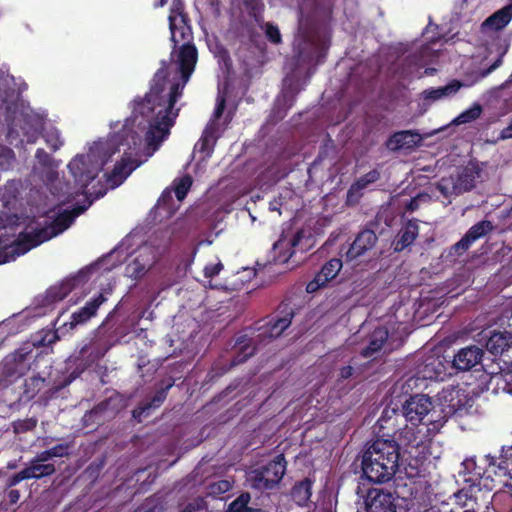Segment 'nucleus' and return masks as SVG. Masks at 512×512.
<instances>
[{"instance_id": "nucleus-47", "label": "nucleus", "mask_w": 512, "mask_h": 512, "mask_svg": "<svg viewBox=\"0 0 512 512\" xmlns=\"http://www.w3.org/2000/svg\"><path fill=\"white\" fill-rule=\"evenodd\" d=\"M205 508V501L202 498H197L193 502L189 503L185 508V512L200 511Z\"/></svg>"}, {"instance_id": "nucleus-51", "label": "nucleus", "mask_w": 512, "mask_h": 512, "mask_svg": "<svg viewBox=\"0 0 512 512\" xmlns=\"http://www.w3.org/2000/svg\"><path fill=\"white\" fill-rule=\"evenodd\" d=\"M18 474L20 475V478H22V480L35 478V474H33V472H32L31 465L29 467L21 470L20 472H18Z\"/></svg>"}, {"instance_id": "nucleus-1", "label": "nucleus", "mask_w": 512, "mask_h": 512, "mask_svg": "<svg viewBox=\"0 0 512 512\" xmlns=\"http://www.w3.org/2000/svg\"><path fill=\"white\" fill-rule=\"evenodd\" d=\"M177 62L183 83L167 80L166 68L159 69L145 98L136 102L134 115L123 125L121 131L108 140L93 144L85 155L76 156L68 165L75 182L81 188H87L95 179L107 160L119 146L131 150L140 143L139 131L146 130L145 141L148 156H151L168 137L170 129L178 115L174 105L182 94L197 62V51L193 45L184 43L177 55Z\"/></svg>"}, {"instance_id": "nucleus-20", "label": "nucleus", "mask_w": 512, "mask_h": 512, "mask_svg": "<svg viewBox=\"0 0 512 512\" xmlns=\"http://www.w3.org/2000/svg\"><path fill=\"white\" fill-rule=\"evenodd\" d=\"M419 228L416 222L409 221L398 233L393 242L394 250L397 252L402 251L411 245L416 239Z\"/></svg>"}, {"instance_id": "nucleus-13", "label": "nucleus", "mask_w": 512, "mask_h": 512, "mask_svg": "<svg viewBox=\"0 0 512 512\" xmlns=\"http://www.w3.org/2000/svg\"><path fill=\"white\" fill-rule=\"evenodd\" d=\"M377 242V235L373 230L361 231L351 244L346 255L349 260H354L371 250Z\"/></svg>"}, {"instance_id": "nucleus-44", "label": "nucleus", "mask_w": 512, "mask_h": 512, "mask_svg": "<svg viewBox=\"0 0 512 512\" xmlns=\"http://www.w3.org/2000/svg\"><path fill=\"white\" fill-rule=\"evenodd\" d=\"M294 497L300 496L301 501H306L309 499L311 492H310V483L308 482H302L299 485L295 486L293 490Z\"/></svg>"}, {"instance_id": "nucleus-12", "label": "nucleus", "mask_w": 512, "mask_h": 512, "mask_svg": "<svg viewBox=\"0 0 512 512\" xmlns=\"http://www.w3.org/2000/svg\"><path fill=\"white\" fill-rule=\"evenodd\" d=\"M342 268V261L334 258L329 260L318 272L314 279L306 286L308 293H314L321 287L325 286L330 280L334 279Z\"/></svg>"}, {"instance_id": "nucleus-48", "label": "nucleus", "mask_w": 512, "mask_h": 512, "mask_svg": "<svg viewBox=\"0 0 512 512\" xmlns=\"http://www.w3.org/2000/svg\"><path fill=\"white\" fill-rule=\"evenodd\" d=\"M69 446L65 444H60L52 447L50 450V455L53 457H63L67 455V450Z\"/></svg>"}, {"instance_id": "nucleus-53", "label": "nucleus", "mask_w": 512, "mask_h": 512, "mask_svg": "<svg viewBox=\"0 0 512 512\" xmlns=\"http://www.w3.org/2000/svg\"><path fill=\"white\" fill-rule=\"evenodd\" d=\"M353 373V368L351 366L343 367L340 370V377L343 379L349 378Z\"/></svg>"}, {"instance_id": "nucleus-9", "label": "nucleus", "mask_w": 512, "mask_h": 512, "mask_svg": "<svg viewBox=\"0 0 512 512\" xmlns=\"http://www.w3.org/2000/svg\"><path fill=\"white\" fill-rule=\"evenodd\" d=\"M141 161L131 157V154L124 152L121 161L116 163L110 174L106 175V189L99 192H88L89 194L95 193L97 196H102L106 193L108 188L114 189L118 187L123 181L131 174L133 170L141 165Z\"/></svg>"}, {"instance_id": "nucleus-6", "label": "nucleus", "mask_w": 512, "mask_h": 512, "mask_svg": "<svg viewBox=\"0 0 512 512\" xmlns=\"http://www.w3.org/2000/svg\"><path fill=\"white\" fill-rule=\"evenodd\" d=\"M403 414L407 421L412 424L423 422L428 417V424L432 425V430H439L438 423L432 421L438 418V412L432 404L431 398L424 394H416L407 399L403 405Z\"/></svg>"}, {"instance_id": "nucleus-22", "label": "nucleus", "mask_w": 512, "mask_h": 512, "mask_svg": "<svg viewBox=\"0 0 512 512\" xmlns=\"http://www.w3.org/2000/svg\"><path fill=\"white\" fill-rule=\"evenodd\" d=\"M388 338V330L384 327L376 328L369 337L368 345L361 351L363 357H373L379 352Z\"/></svg>"}, {"instance_id": "nucleus-11", "label": "nucleus", "mask_w": 512, "mask_h": 512, "mask_svg": "<svg viewBox=\"0 0 512 512\" xmlns=\"http://www.w3.org/2000/svg\"><path fill=\"white\" fill-rule=\"evenodd\" d=\"M484 351L476 345L458 350L452 360V367L458 371H469L481 363Z\"/></svg>"}, {"instance_id": "nucleus-4", "label": "nucleus", "mask_w": 512, "mask_h": 512, "mask_svg": "<svg viewBox=\"0 0 512 512\" xmlns=\"http://www.w3.org/2000/svg\"><path fill=\"white\" fill-rule=\"evenodd\" d=\"M440 411L438 418L432 421L442 427L446 420L453 416H463L469 412L473 406V399L468 396L465 390L454 386H448L442 389L437 395Z\"/></svg>"}, {"instance_id": "nucleus-49", "label": "nucleus", "mask_w": 512, "mask_h": 512, "mask_svg": "<svg viewBox=\"0 0 512 512\" xmlns=\"http://www.w3.org/2000/svg\"><path fill=\"white\" fill-rule=\"evenodd\" d=\"M471 243H473V241L467 235H465L459 242H457L454 245V248L456 251H459V250L465 251L469 248Z\"/></svg>"}, {"instance_id": "nucleus-2", "label": "nucleus", "mask_w": 512, "mask_h": 512, "mask_svg": "<svg viewBox=\"0 0 512 512\" xmlns=\"http://www.w3.org/2000/svg\"><path fill=\"white\" fill-rule=\"evenodd\" d=\"M399 447L396 442L378 439L364 452L362 470L366 478L374 483L390 480L398 468Z\"/></svg>"}, {"instance_id": "nucleus-15", "label": "nucleus", "mask_w": 512, "mask_h": 512, "mask_svg": "<svg viewBox=\"0 0 512 512\" xmlns=\"http://www.w3.org/2000/svg\"><path fill=\"white\" fill-rule=\"evenodd\" d=\"M107 297L105 294L99 293L96 297L86 303L84 307L74 312L71 316V321L69 326L71 329L76 327L77 325H81L86 323L92 317H94L97 313L98 308L106 302Z\"/></svg>"}, {"instance_id": "nucleus-55", "label": "nucleus", "mask_w": 512, "mask_h": 512, "mask_svg": "<svg viewBox=\"0 0 512 512\" xmlns=\"http://www.w3.org/2000/svg\"><path fill=\"white\" fill-rule=\"evenodd\" d=\"M10 497L12 501H16L19 498V493L16 490H12L10 492Z\"/></svg>"}, {"instance_id": "nucleus-37", "label": "nucleus", "mask_w": 512, "mask_h": 512, "mask_svg": "<svg viewBox=\"0 0 512 512\" xmlns=\"http://www.w3.org/2000/svg\"><path fill=\"white\" fill-rule=\"evenodd\" d=\"M31 467L36 479L52 475L55 472V466L53 464L41 463L34 459L31 460Z\"/></svg>"}, {"instance_id": "nucleus-56", "label": "nucleus", "mask_w": 512, "mask_h": 512, "mask_svg": "<svg viewBox=\"0 0 512 512\" xmlns=\"http://www.w3.org/2000/svg\"><path fill=\"white\" fill-rule=\"evenodd\" d=\"M164 2H165V0H161L160 4H161V5H163V4H164Z\"/></svg>"}, {"instance_id": "nucleus-50", "label": "nucleus", "mask_w": 512, "mask_h": 512, "mask_svg": "<svg viewBox=\"0 0 512 512\" xmlns=\"http://www.w3.org/2000/svg\"><path fill=\"white\" fill-rule=\"evenodd\" d=\"M504 53L505 52H502L499 57L497 58V60L485 71H483L481 73V75L483 77L489 75L491 72H493L495 69H497L501 64H502V59H503V56H504Z\"/></svg>"}, {"instance_id": "nucleus-52", "label": "nucleus", "mask_w": 512, "mask_h": 512, "mask_svg": "<svg viewBox=\"0 0 512 512\" xmlns=\"http://www.w3.org/2000/svg\"><path fill=\"white\" fill-rule=\"evenodd\" d=\"M51 458H52V456L50 455V450H46V451H43V452L39 453L34 458V460H36L38 462H41V463H44V462L48 461Z\"/></svg>"}, {"instance_id": "nucleus-26", "label": "nucleus", "mask_w": 512, "mask_h": 512, "mask_svg": "<svg viewBox=\"0 0 512 512\" xmlns=\"http://www.w3.org/2000/svg\"><path fill=\"white\" fill-rule=\"evenodd\" d=\"M380 177L377 170H372L358 179L348 190V200H352L354 197L358 198L361 195L363 189L369 184L374 183Z\"/></svg>"}, {"instance_id": "nucleus-30", "label": "nucleus", "mask_w": 512, "mask_h": 512, "mask_svg": "<svg viewBox=\"0 0 512 512\" xmlns=\"http://www.w3.org/2000/svg\"><path fill=\"white\" fill-rule=\"evenodd\" d=\"M266 479L267 478L265 473H263L260 468L252 470L247 474V482L249 486L257 490L273 488V485L270 483V481H266Z\"/></svg>"}, {"instance_id": "nucleus-36", "label": "nucleus", "mask_w": 512, "mask_h": 512, "mask_svg": "<svg viewBox=\"0 0 512 512\" xmlns=\"http://www.w3.org/2000/svg\"><path fill=\"white\" fill-rule=\"evenodd\" d=\"M174 184L175 195L179 201H182L192 185V178L189 175H186L180 179L175 180Z\"/></svg>"}, {"instance_id": "nucleus-38", "label": "nucleus", "mask_w": 512, "mask_h": 512, "mask_svg": "<svg viewBox=\"0 0 512 512\" xmlns=\"http://www.w3.org/2000/svg\"><path fill=\"white\" fill-rule=\"evenodd\" d=\"M492 380L495 381V383L498 387H500V385L502 383H504V386L502 387V389L508 393H512V386H511L512 367L509 368L508 370L501 372V373L495 374L492 377Z\"/></svg>"}, {"instance_id": "nucleus-40", "label": "nucleus", "mask_w": 512, "mask_h": 512, "mask_svg": "<svg viewBox=\"0 0 512 512\" xmlns=\"http://www.w3.org/2000/svg\"><path fill=\"white\" fill-rule=\"evenodd\" d=\"M231 487L232 483L229 480H218L208 486V494L213 497H217L228 492Z\"/></svg>"}, {"instance_id": "nucleus-17", "label": "nucleus", "mask_w": 512, "mask_h": 512, "mask_svg": "<svg viewBox=\"0 0 512 512\" xmlns=\"http://www.w3.org/2000/svg\"><path fill=\"white\" fill-rule=\"evenodd\" d=\"M422 142V137L419 133L406 130L393 134L388 142L387 147L390 150L410 149L418 146Z\"/></svg>"}, {"instance_id": "nucleus-3", "label": "nucleus", "mask_w": 512, "mask_h": 512, "mask_svg": "<svg viewBox=\"0 0 512 512\" xmlns=\"http://www.w3.org/2000/svg\"><path fill=\"white\" fill-rule=\"evenodd\" d=\"M79 213L81 211L76 214L64 211L53 224L36 231L33 235L24 234L18 241H13L10 244L0 241V264L15 260L16 257L26 253L31 248L57 236L71 225L75 216Z\"/></svg>"}, {"instance_id": "nucleus-21", "label": "nucleus", "mask_w": 512, "mask_h": 512, "mask_svg": "<svg viewBox=\"0 0 512 512\" xmlns=\"http://www.w3.org/2000/svg\"><path fill=\"white\" fill-rule=\"evenodd\" d=\"M444 359L441 356H429L426 358L420 374L424 379H437L445 374Z\"/></svg>"}, {"instance_id": "nucleus-43", "label": "nucleus", "mask_w": 512, "mask_h": 512, "mask_svg": "<svg viewBox=\"0 0 512 512\" xmlns=\"http://www.w3.org/2000/svg\"><path fill=\"white\" fill-rule=\"evenodd\" d=\"M433 56L432 50L429 46H424L419 51V54L415 56L416 62L415 64L418 67H422L430 61V58Z\"/></svg>"}, {"instance_id": "nucleus-46", "label": "nucleus", "mask_w": 512, "mask_h": 512, "mask_svg": "<svg viewBox=\"0 0 512 512\" xmlns=\"http://www.w3.org/2000/svg\"><path fill=\"white\" fill-rule=\"evenodd\" d=\"M424 378L421 376V377H418V376H409L405 383L403 384V389L406 387V392L408 390H413L415 388H419L420 385L424 382Z\"/></svg>"}, {"instance_id": "nucleus-35", "label": "nucleus", "mask_w": 512, "mask_h": 512, "mask_svg": "<svg viewBox=\"0 0 512 512\" xmlns=\"http://www.w3.org/2000/svg\"><path fill=\"white\" fill-rule=\"evenodd\" d=\"M492 230L490 221H481L473 225L466 235L474 242Z\"/></svg>"}, {"instance_id": "nucleus-41", "label": "nucleus", "mask_w": 512, "mask_h": 512, "mask_svg": "<svg viewBox=\"0 0 512 512\" xmlns=\"http://www.w3.org/2000/svg\"><path fill=\"white\" fill-rule=\"evenodd\" d=\"M46 142L50 145V147L54 150L59 149L63 141L60 138V134L56 129H51L46 132L45 135Z\"/></svg>"}, {"instance_id": "nucleus-19", "label": "nucleus", "mask_w": 512, "mask_h": 512, "mask_svg": "<svg viewBox=\"0 0 512 512\" xmlns=\"http://www.w3.org/2000/svg\"><path fill=\"white\" fill-rule=\"evenodd\" d=\"M260 469L265 473L266 481H270L274 487L281 481L286 472L285 458L283 455H278L273 461Z\"/></svg>"}, {"instance_id": "nucleus-8", "label": "nucleus", "mask_w": 512, "mask_h": 512, "mask_svg": "<svg viewBox=\"0 0 512 512\" xmlns=\"http://www.w3.org/2000/svg\"><path fill=\"white\" fill-rule=\"evenodd\" d=\"M225 109V98L222 95H218L216 108L213 113L212 119L206 126L200 141L196 144L195 148L209 156L214 148L216 140L219 135V127L217 120L222 116Z\"/></svg>"}, {"instance_id": "nucleus-42", "label": "nucleus", "mask_w": 512, "mask_h": 512, "mask_svg": "<svg viewBox=\"0 0 512 512\" xmlns=\"http://www.w3.org/2000/svg\"><path fill=\"white\" fill-rule=\"evenodd\" d=\"M223 269V265L220 260L216 259L213 262L208 263L204 267V276L206 278H213L214 276L218 275L219 272Z\"/></svg>"}, {"instance_id": "nucleus-5", "label": "nucleus", "mask_w": 512, "mask_h": 512, "mask_svg": "<svg viewBox=\"0 0 512 512\" xmlns=\"http://www.w3.org/2000/svg\"><path fill=\"white\" fill-rule=\"evenodd\" d=\"M480 169L473 164L459 169L455 174L443 177L437 183V188L445 197L458 196L472 190L480 177Z\"/></svg>"}, {"instance_id": "nucleus-33", "label": "nucleus", "mask_w": 512, "mask_h": 512, "mask_svg": "<svg viewBox=\"0 0 512 512\" xmlns=\"http://www.w3.org/2000/svg\"><path fill=\"white\" fill-rule=\"evenodd\" d=\"M250 499L251 497L249 493H242L230 503L228 509L229 512H258L257 509L248 506Z\"/></svg>"}, {"instance_id": "nucleus-29", "label": "nucleus", "mask_w": 512, "mask_h": 512, "mask_svg": "<svg viewBox=\"0 0 512 512\" xmlns=\"http://www.w3.org/2000/svg\"><path fill=\"white\" fill-rule=\"evenodd\" d=\"M293 318V312L289 311L287 312L283 317L278 318L274 322H270L267 327V333L270 338H277L279 337L284 330H286L292 321Z\"/></svg>"}, {"instance_id": "nucleus-27", "label": "nucleus", "mask_w": 512, "mask_h": 512, "mask_svg": "<svg viewBox=\"0 0 512 512\" xmlns=\"http://www.w3.org/2000/svg\"><path fill=\"white\" fill-rule=\"evenodd\" d=\"M511 337L503 333H494L491 335L486 343L487 349L492 354H499L509 348Z\"/></svg>"}, {"instance_id": "nucleus-32", "label": "nucleus", "mask_w": 512, "mask_h": 512, "mask_svg": "<svg viewBox=\"0 0 512 512\" xmlns=\"http://www.w3.org/2000/svg\"><path fill=\"white\" fill-rule=\"evenodd\" d=\"M487 457L489 459V465L497 466L503 475H507L512 472V447L509 448L505 454L501 455L498 463L495 457L490 455Z\"/></svg>"}, {"instance_id": "nucleus-28", "label": "nucleus", "mask_w": 512, "mask_h": 512, "mask_svg": "<svg viewBox=\"0 0 512 512\" xmlns=\"http://www.w3.org/2000/svg\"><path fill=\"white\" fill-rule=\"evenodd\" d=\"M171 385H168L166 389H162L159 392L156 393V395L153 397V399L146 403L145 405L139 406L137 409L133 411L134 418H137L139 422L142 421L143 416L148 415V411L151 408L159 407L160 404L165 400L166 398V390L169 389Z\"/></svg>"}, {"instance_id": "nucleus-25", "label": "nucleus", "mask_w": 512, "mask_h": 512, "mask_svg": "<svg viewBox=\"0 0 512 512\" xmlns=\"http://www.w3.org/2000/svg\"><path fill=\"white\" fill-rule=\"evenodd\" d=\"M461 86L462 84L459 81L454 80L446 86L426 90L423 92V95L425 99L435 101L454 95Z\"/></svg>"}, {"instance_id": "nucleus-16", "label": "nucleus", "mask_w": 512, "mask_h": 512, "mask_svg": "<svg viewBox=\"0 0 512 512\" xmlns=\"http://www.w3.org/2000/svg\"><path fill=\"white\" fill-rule=\"evenodd\" d=\"M169 25L171 30V39L174 43L184 40L189 33V29L185 24V18L182 13V4L176 2L169 15Z\"/></svg>"}, {"instance_id": "nucleus-23", "label": "nucleus", "mask_w": 512, "mask_h": 512, "mask_svg": "<svg viewBox=\"0 0 512 512\" xmlns=\"http://www.w3.org/2000/svg\"><path fill=\"white\" fill-rule=\"evenodd\" d=\"M512 19V6H506L488 17L484 23V27H490L494 30L504 28Z\"/></svg>"}, {"instance_id": "nucleus-24", "label": "nucleus", "mask_w": 512, "mask_h": 512, "mask_svg": "<svg viewBox=\"0 0 512 512\" xmlns=\"http://www.w3.org/2000/svg\"><path fill=\"white\" fill-rule=\"evenodd\" d=\"M78 279V277H73L63 281L59 285L51 287L47 291V298L51 302L60 301L64 299L74 289Z\"/></svg>"}, {"instance_id": "nucleus-7", "label": "nucleus", "mask_w": 512, "mask_h": 512, "mask_svg": "<svg viewBox=\"0 0 512 512\" xmlns=\"http://www.w3.org/2000/svg\"><path fill=\"white\" fill-rule=\"evenodd\" d=\"M158 260L157 249L151 245L141 246L136 256L126 266V275L132 279H140L152 269Z\"/></svg>"}, {"instance_id": "nucleus-39", "label": "nucleus", "mask_w": 512, "mask_h": 512, "mask_svg": "<svg viewBox=\"0 0 512 512\" xmlns=\"http://www.w3.org/2000/svg\"><path fill=\"white\" fill-rule=\"evenodd\" d=\"M260 28L264 31L266 37L273 44H279L282 41L280 30L277 26L270 22H265L260 25Z\"/></svg>"}, {"instance_id": "nucleus-45", "label": "nucleus", "mask_w": 512, "mask_h": 512, "mask_svg": "<svg viewBox=\"0 0 512 512\" xmlns=\"http://www.w3.org/2000/svg\"><path fill=\"white\" fill-rule=\"evenodd\" d=\"M37 421L35 419L18 420L14 422V430L17 433L25 432L33 429L36 426Z\"/></svg>"}, {"instance_id": "nucleus-10", "label": "nucleus", "mask_w": 512, "mask_h": 512, "mask_svg": "<svg viewBox=\"0 0 512 512\" xmlns=\"http://www.w3.org/2000/svg\"><path fill=\"white\" fill-rule=\"evenodd\" d=\"M303 234L301 231L296 233H283L279 240L273 245V258L276 263H287L294 253V248L299 244Z\"/></svg>"}, {"instance_id": "nucleus-14", "label": "nucleus", "mask_w": 512, "mask_h": 512, "mask_svg": "<svg viewBox=\"0 0 512 512\" xmlns=\"http://www.w3.org/2000/svg\"><path fill=\"white\" fill-rule=\"evenodd\" d=\"M365 504L367 512H394L392 495L382 490H370Z\"/></svg>"}, {"instance_id": "nucleus-31", "label": "nucleus", "mask_w": 512, "mask_h": 512, "mask_svg": "<svg viewBox=\"0 0 512 512\" xmlns=\"http://www.w3.org/2000/svg\"><path fill=\"white\" fill-rule=\"evenodd\" d=\"M248 341V339H244L243 337L237 340L236 347L238 349V354L232 361L233 366L245 362L250 356L254 354V348Z\"/></svg>"}, {"instance_id": "nucleus-34", "label": "nucleus", "mask_w": 512, "mask_h": 512, "mask_svg": "<svg viewBox=\"0 0 512 512\" xmlns=\"http://www.w3.org/2000/svg\"><path fill=\"white\" fill-rule=\"evenodd\" d=\"M482 113V107L480 104H474L471 108L462 112L453 122L455 124H465L476 120Z\"/></svg>"}, {"instance_id": "nucleus-18", "label": "nucleus", "mask_w": 512, "mask_h": 512, "mask_svg": "<svg viewBox=\"0 0 512 512\" xmlns=\"http://www.w3.org/2000/svg\"><path fill=\"white\" fill-rule=\"evenodd\" d=\"M294 47L298 52L299 58L308 59L316 50V41L314 35L310 32H304L302 26L294 41Z\"/></svg>"}, {"instance_id": "nucleus-54", "label": "nucleus", "mask_w": 512, "mask_h": 512, "mask_svg": "<svg viewBox=\"0 0 512 512\" xmlns=\"http://www.w3.org/2000/svg\"><path fill=\"white\" fill-rule=\"evenodd\" d=\"M23 481L22 478H20V475L17 473L15 474L11 479V485H16L19 482Z\"/></svg>"}]
</instances>
